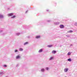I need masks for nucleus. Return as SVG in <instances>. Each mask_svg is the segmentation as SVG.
<instances>
[{"label":"nucleus","mask_w":77,"mask_h":77,"mask_svg":"<svg viewBox=\"0 0 77 77\" xmlns=\"http://www.w3.org/2000/svg\"><path fill=\"white\" fill-rule=\"evenodd\" d=\"M20 57H21V56H20V55H17V56H16V59H20Z\"/></svg>","instance_id":"obj_1"},{"label":"nucleus","mask_w":77,"mask_h":77,"mask_svg":"<svg viewBox=\"0 0 77 77\" xmlns=\"http://www.w3.org/2000/svg\"><path fill=\"white\" fill-rule=\"evenodd\" d=\"M4 17V16L3 15H2V14H0V18H3Z\"/></svg>","instance_id":"obj_2"},{"label":"nucleus","mask_w":77,"mask_h":77,"mask_svg":"<svg viewBox=\"0 0 77 77\" xmlns=\"http://www.w3.org/2000/svg\"><path fill=\"white\" fill-rule=\"evenodd\" d=\"M60 28H61V29L64 28V26H63V25H60Z\"/></svg>","instance_id":"obj_3"},{"label":"nucleus","mask_w":77,"mask_h":77,"mask_svg":"<svg viewBox=\"0 0 77 77\" xmlns=\"http://www.w3.org/2000/svg\"><path fill=\"white\" fill-rule=\"evenodd\" d=\"M14 15L13 13H11V14H8V16H12V15Z\"/></svg>","instance_id":"obj_4"},{"label":"nucleus","mask_w":77,"mask_h":77,"mask_svg":"<svg viewBox=\"0 0 77 77\" xmlns=\"http://www.w3.org/2000/svg\"><path fill=\"white\" fill-rule=\"evenodd\" d=\"M56 53V51H52V53L53 54H55Z\"/></svg>","instance_id":"obj_5"},{"label":"nucleus","mask_w":77,"mask_h":77,"mask_svg":"<svg viewBox=\"0 0 77 77\" xmlns=\"http://www.w3.org/2000/svg\"><path fill=\"white\" fill-rule=\"evenodd\" d=\"M53 59H54V57H51L50 58L49 60H53Z\"/></svg>","instance_id":"obj_6"},{"label":"nucleus","mask_w":77,"mask_h":77,"mask_svg":"<svg viewBox=\"0 0 77 77\" xmlns=\"http://www.w3.org/2000/svg\"><path fill=\"white\" fill-rule=\"evenodd\" d=\"M29 44V42H26L24 43L23 45H27V44Z\"/></svg>","instance_id":"obj_7"},{"label":"nucleus","mask_w":77,"mask_h":77,"mask_svg":"<svg viewBox=\"0 0 77 77\" xmlns=\"http://www.w3.org/2000/svg\"><path fill=\"white\" fill-rule=\"evenodd\" d=\"M23 50V49L21 48H19V51H21Z\"/></svg>","instance_id":"obj_8"},{"label":"nucleus","mask_w":77,"mask_h":77,"mask_svg":"<svg viewBox=\"0 0 77 77\" xmlns=\"http://www.w3.org/2000/svg\"><path fill=\"white\" fill-rule=\"evenodd\" d=\"M68 69H64V71L65 72H67V71H68Z\"/></svg>","instance_id":"obj_9"},{"label":"nucleus","mask_w":77,"mask_h":77,"mask_svg":"<svg viewBox=\"0 0 77 77\" xmlns=\"http://www.w3.org/2000/svg\"><path fill=\"white\" fill-rule=\"evenodd\" d=\"M73 31H72V30H70L68 31V33H72L73 32Z\"/></svg>","instance_id":"obj_10"},{"label":"nucleus","mask_w":77,"mask_h":77,"mask_svg":"<svg viewBox=\"0 0 77 77\" xmlns=\"http://www.w3.org/2000/svg\"><path fill=\"white\" fill-rule=\"evenodd\" d=\"M5 74V72H0V74Z\"/></svg>","instance_id":"obj_11"},{"label":"nucleus","mask_w":77,"mask_h":77,"mask_svg":"<svg viewBox=\"0 0 77 77\" xmlns=\"http://www.w3.org/2000/svg\"><path fill=\"white\" fill-rule=\"evenodd\" d=\"M20 35V33H16V35L17 36H19V35Z\"/></svg>","instance_id":"obj_12"},{"label":"nucleus","mask_w":77,"mask_h":77,"mask_svg":"<svg viewBox=\"0 0 77 77\" xmlns=\"http://www.w3.org/2000/svg\"><path fill=\"white\" fill-rule=\"evenodd\" d=\"M67 60H68V61H69V62H71V59L70 58H69V59H68Z\"/></svg>","instance_id":"obj_13"},{"label":"nucleus","mask_w":77,"mask_h":77,"mask_svg":"<svg viewBox=\"0 0 77 77\" xmlns=\"http://www.w3.org/2000/svg\"><path fill=\"white\" fill-rule=\"evenodd\" d=\"M67 55L68 56H69V55H71V53L70 52L68 53L67 54Z\"/></svg>","instance_id":"obj_14"},{"label":"nucleus","mask_w":77,"mask_h":77,"mask_svg":"<svg viewBox=\"0 0 77 77\" xmlns=\"http://www.w3.org/2000/svg\"><path fill=\"white\" fill-rule=\"evenodd\" d=\"M44 69H41V71L42 72H44Z\"/></svg>","instance_id":"obj_15"},{"label":"nucleus","mask_w":77,"mask_h":77,"mask_svg":"<svg viewBox=\"0 0 77 77\" xmlns=\"http://www.w3.org/2000/svg\"><path fill=\"white\" fill-rule=\"evenodd\" d=\"M35 38L36 39H38L39 38V36H37L35 37Z\"/></svg>","instance_id":"obj_16"},{"label":"nucleus","mask_w":77,"mask_h":77,"mask_svg":"<svg viewBox=\"0 0 77 77\" xmlns=\"http://www.w3.org/2000/svg\"><path fill=\"white\" fill-rule=\"evenodd\" d=\"M48 47H52V45H48Z\"/></svg>","instance_id":"obj_17"},{"label":"nucleus","mask_w":77,"mask_h":77,"mask_svg":"<svg viewBox=\"0 0 77 77\" xmlns=\"http://www.w3.org/2000/svg\"><path fill=\"white\" fill-rule=\"evenodd\" d=\"M42 49H41L39 50V52H42Z\"/></svg>","instance_id":"obj_18"},{"label":"nucleus","mask_w":77,"mask_h":77,"mask_svg":"<svg viewBox=\"0 0 77 77\" xmlns=\"http://www.w3.org/2000/svg\"><path fill=\"white\" fill-rule=\"evenodd\" d=\"M15 16H13V17H11V18H15Z\"/></svg>","instance_id":"obj_19"},{"label":"nucleus","mask_w":77,"mask_h":77,"mask_svg":"<svg viewBox=\"0 0 77 77\" xmlns=\"http://www.w3.org/2000/svg\"><path fill=\"white\" fill-rule=\"evenodd\" d=\"M14 51L15 53H16V52H18V50H15Z\"/></svg>","instance_id":"obj_20"},{"label":"nucleus","mask_w":77,"mask_h":77,"mask_svg":"<svg viewBox=\"0 0 77 77\" xmlns=\"http://www.w3.org/2000/svg\"><path fill=\"white\" fill-rule=\"evenodd\" d=\"M4 67H7V66L6 65H4Z\"/></svg>","instance_id":"obj_21"},{"label":"nucleus","mask_w":77,"mask_h":77,"mask_svg":"<svg viewBox=\"0 0 77 77\" xmlns=\"http://www.w3.org/2000/svg\"><path fill=\"white\" fill-rule=\"evenodd\" d=\"M16 67H17V66H18V64H17L16 65Z\"/></svg>","instance_id":"obj_22"},{"label":"nucleus","mask_w":77,"mask_h":77,"mask_svg":"<svg viewBox=\"0 0 77 77\" xmlns=\"http://www.w3.org/2000/svg\"><path fill=\"white\" fill-rule=\"evenodd\" d=\"M46 69L47 70H48V67H46Z\"/></svg>","instance_id":"obj_23"},{"label":"nucleus","mask_w":77,"mask_h":77,"mask_svg":"<svg viewBox=\"0 0 77 77\" xmlns=\"http://www.w3.org/2000/svg\"><path fill=\"white\" fill-rule=\"evenodd\" d=\"M2 32H3L2 31H0V33H2Z\"/></svg>","instance_id":"obj_24"},{"label":"nucleus","mask_w":77,"mask_h":77,"mask_svg":"<svg viewBox=\"0 0 77 77\" xmlns=\"http://www.w3.org/2000/svg\"><path fill=\"white\" fill-rule=\"evenodd\" d=\"M28 11H26L25 12V13H27V12Z\"/></svg>","instance_id":"obj_25"},{"label":"nucleus","mask_w":77,"mask_h":77,"mask_svg":"<svg viewBox=\"0 0 77 77\" xmlns=\"http://www.w3.org/2000/svg\"><path fill=\"white\" fill-rule=\"evenodd\" d=\"M2 35H5V34L4 33L3 34H2Z\"/></svg>","instance_id":"obj_26"},{"label":"nucleus","mask_w":77,"mask_h":77,"mask_svg":"<svg viewBox=\"0 0 77 77\" xmlns=\"http://www.w3.org/2000/svg\"><path fill=\"white\" fill-rule=\"evenodd\" d=\"M39 38H40V36H39Z\"/></svg>","instance_id":"obj_27"}]
</instances>
